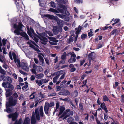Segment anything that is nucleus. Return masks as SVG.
I'll return each mask as SVG.
<instances>
[{
  "label": "nucleus",
  "instance_id": "obj_1",
  "mask_svg": "<svg viewBox=\"0 0 124 124\" xmlns=\"http://www.w3.org/2000/svg\"><path fill=\"white\" fill-rule=\"evenodd\" d=\"M35 115L34 112H32V115L31 119V124H35L36 123V119L39 121L40 120L39 114L41 116H43V108L41 106L40 108H36L35 110Z\"/></svg>",
  "mask_w": 124,
  "mask_h": 124
},
{
  "label": "nucleus",
  "instance_id": "obj_2",
  "mask_svg": "<svg viewBox=\"0 0 124 124\" xmlns=\"http://www.w3.org/2000/svg\"><path fill=\"white\" fill-rule=\"evenodd\" d=\"M12 54L14 62L16 63H17L16 65L18 67H21L23 69L27 71H29V69L26 63L22 62L21 65L20 60L19 59H17L16 54L14 53H13Z\"/></svg>",
  "mask_w": 124,
  "mask_h": 124
},
{
  "label": "nucleus",
  "instance_id": "obj_3",
  "mask_svg": "<svg viewBox=\"0 0 124 124\" xmlns=\"http://www.w3.org/2000/svg\"><path fill=\"white\" fill-rule=\"evenodd\" d=\"M40 37L39 38L41 41L42 43L45 45H46V43L48 41L46 37H48L51 41L55 42H58V40H57L54 38L48 37L47 34L45 32L40 34Z\"/></svg>",
  "mask_w": 124,
  "mask_h": 124
},
{
  "label": "nucleus",
  "instance_id": "obj_4",
  "mask_svg": "<svg viewBox=\"0 0 124 124\" xmlns=\"http://www.w3.org/2000/svg\"><path fill=\"white\" fill-rule=\"evenodd\" d=\"M17 101L16 99H13L12 97H10L9 99L8 102L6 104V111L8 113H10L11 112V110L9 107L11 106H14L16 105Z\"/></svg>",
  "mask_w": 124,
  "mask_h": 124
},
{
  "label": "nucleus",
  "instance_id": "obj_5",
  "mask_svg": "<svg viewBox=\"0 0 124 124\" xmlns=\"http://www.w3.org/2000/svg\"><path fill=\"white\" fill-rule=\"evenodd\" d=\"M14 27L15 28L17 29L14 31V33L16 34L17 35L21 34L20 31H22V29L23 27H24L21 23H19L18 25V26L16 24H14Z\"/></svg>",
  "mask_w": 124,
  "mask_h": 124
},
{
  "label": "nucleus",
  "instance_id": "obj_6",
  "mask_svg": "<svg viewBox=\"0 0 124 124\" xmlns=\"http://www.w3.org/2000/svg\"><path fill=\"white\" fill-rule=\"evenodd\" d=\"M26 28H27L28 31L27 33L29 36L31 37L32 39L34 40L36 42H38V39L36 37L32 35V34H34V33L33 30L30 27L29 28V27L27 26Z\"/></svg>",
  "mask_w": 124,
  "mask_h": 124
},
{
  "label": "nucleus",
  "instance_id": "obj_7",
  "mask_svg": "<svg viewBox=\"0 0 124 124\" xmlns=\"http://www.w3.org/2000/svg\"><path fill=\"white\" fill-rule=\"evenodd\" d=\"M73 111H70L69 109H67L64 112L60 117H63V119L64 120L68 117L73 115Z\"/></svg>",
  "mask_w": 124,
  "mask_h": 124
},
{
  "label": "nucleus",
  "instance_id": "obj_8",
  "mask_svg": "<svg viewBox=\"0 0 124 124\" xmlns=\"http://www.w3.org/2000/svg\"><path fill=\"white\" fill-rule=\"evenodd\" d=\"M18 116L17 112H15L14 114H10L7 116L9 118H12L13 121L16 120Z\"/></svg>",
  "mask_w": 124,
  "mask_h": 124
},
{
  "label": "nucleus",
  "instance_id": "obj_9",
  "mask_svg": "<svg viewBox=\"0 0 124 124\" xmlns=\"http://www.w3.org/2000/svg\"><path fill=\"white\" fill-rule=\"evenodd\" d=\"M71 55V58L68 61V62L70 63H73L75 62L76 61L75 58L76 55L74 52H72L70 54Z\"/></svg>",
  "mask_w": 124,
  "mask_h": 124
},
{
  "label": "nucleus",
  "instance_id": "obj_10",
  "mask_svg": "<svg viewBox=\"0 0 124 124\" xmlns=\"http://www.w3.org/2000/svg\"><path fill=\"white\" fill-rule=\"evenodd\" d=\"M33 68H35L36 70L38 72H41L43 71V69L42 67L40 66H37L35 64L33 65Z\"/></svg>",
  "mask_w": 124,
  "mask_h": 124
},
{
  "label": "nucleus",
  "instance_id": "obj_11",
  "mask_svg": "<svg viewBox=\"0 0 124 124\" xmlns=\"http://www.w3.org/2000/svg\"><path fill=\"white\" fill-rule=\"evenodd\" d=\"M58 76H59V77L61 74H62L61 77H60V79H63L65 75V71L64 70H62L58 71Z\"/></svg>",
  "mask_w": 124,
  "mask_h": 124
},
{
  "label": "nucleus",
  "instance_id": "obj_12",
  "mask_svg": "<svg viewBox=\"0 0 124 124\" xmlns=\"http://www.w3.org/2000/svg\"><path fill=\"white\" fill-rule=\"evenodd\" d=\"M50 106V104L48 102H46L45 104L44 109L45 113L46 114L48 113V110Z\"/></svg>",
  "mask_w": 124,
  "mask_h": 124
},
{
  "label": "nucleus",
  "instance_id": "obj_13",
  "mask_svg": "<svg viewBox=\"0 0 124 124\" xmlns=\"http://www.w3.org/2000/svg\"><path fill=\"white\" fill-rule=\"evenodd\" d=\"M81 29L82 28L80 26H78V28H76L75 29V30L76 31L75 33L76 35V36L75 37V41H76L77 40L78 34L81 31Z\"/></svg>",
  "mask_w": 124,
  "mask_h": 124
},
{
  "label": "nucleus",
  "instance_id": "obj_14",
  "mask_svg": "<svg viewBox=\"0 0 124 124\" xmlns=\"http://www.w3.org/2000/svg\"><path fill=\"white\" fill-rule=\"evenodd\" d=\"M56 18V19H57V22L58 24L61 27L63 26L64 23V21L59 19L57 17Z\"/></svg>",
  "mask_w": 124,
  "mask_h": 124
},
{
  "label": "nucleus",
  "instance_id": "obj_15",
  "mask_svg": "<svg viewBox=\"0 0 124 124\" xmlns=\"http://www.w3.org/2000/svg\"><path fill=\"white\" fill-rule=\"evenodd\" d=\"M58 10L59 12L61 13L65 14L67 16H69L70 15V13L66 10H63L61 9H58Z\"/></svg>",
  "mask_w": 124,
  "mask_h": 124
},
{
  "label": "nucleus",
  "instance_id": "obj_16",
  "mask_svg": "<svg viewBox=\"0 0 124 124\" xmlns=\"http://www.w3.org/2000/svg\"><path fill=\"white\" fill-rule=\"evenodd\" d=\"M59 78V76L57 75L55 77H54L53 79V81L54 83H56V84L57 85L59 84L60 83L61 81V80H59L58 82H57V79Z\"/></svg>",
  "mask_w": 124,
  "mask_h": 124
},
{
  "label": "nucleus",
  "instance_id": "obj_17",
  "mask_svg": "<svg viewBox=\"0 0 124 124\" xmlns=\"http://www.w3.org/2000/svg\"><path fill=\"white\" fill-rule=\"evenodd\" d=\"M100 107L101 108H102L104 110L106 113L108 112V111L107 110V108L104 103H102Z\"/></svg>",
  "mask_w": 124,
  "mask_h": 124
},
{
  "label": "nucleus",
  "instance_id": "obj_18",
  "mask_svg": "<svg viewBox=\"0 0 124 124\" xmlns=\"http://www.w3.org/2000/svg\"><path fill=\"white\" fill-rule=\"evenodd\" d=\"M118 30L116 29H114L110 33L109 35L111 36L112 35H115L118 34Z\"/></svg>",
  "mask_w": 124,
  "mask_h": 124
},
{
  "label": "nucleus",
  "instance_id": "obj_19",
  "mask_svg": "<svg viewBox=\"0 0 124 124\" xmlns=\"http://www.w3.org/2000/svg\"><path fill=\"white\" fill-rule=\"evenodd\" d=\"M15 2V4L16 5L17 8H19L20 3H21V0H13Z\"/></svg>",
  "mask_w": 124,
  "mask_h": 124
},
{
  "label": "nucleus",
  "instance_id": "obj_20",
  "mask_svg": "<svg viewBox=\"0 0 124 124\" xmlns=\"http://www.w3.org/2000/svg\"><path fill=\"white\" fill-rule=\"evenodd\" d=\"M69 67L70 69V71L71 72H73L76 70V69L74 67V65L72 64H70L69 66Z\"/></svg>",
  "mask_w": 124,
  "mask_h": 124
},
{
  "label": "nucleus",
  "instance_id": "obj_21",
  "mask_svg": "<svg viewBox=\"0 0 124 124\" xmlns=\"http://www.w3.org/2000/svg\"><path fill=\"white\" fill-rule=\"evenodd\" d=\"M58 27L57 26H54L53 27V31L54 34H57L58 32Z\"/></svg>",
  "mask_w": 124,
  "mask_h": 124
},
{
  "label": "nucleus",
  "instance_id": "obj_22",
  "mask_svg": "<svg viewBox=\"0 0 124 124\" xmlns=\"http://www.w3.org/2000/svg\"><path fill=\"white\" fill-rule=\"evenodd\" d=\"M3 77L4 78H5V79L8 81V82L9 83H11L12 82L11 78L7 77H5L4 76H3Z\"/></svg>",
  "mask_w": 124,
  "mask_h": 124
},
{
  "label": "nucleus",
  "instance_id": "obj_23",
  "mask_svg": "<svg viewBox=\"0 0 124 124\" xmlns=\"http://www.w3.org/2000/svg\"><path fill=\"white\" fill-rule=\"evenodd\" d=\"M27 43L28 44H29L30 45L29 46L30 47H31L33 48L36 51L39 52H40L38 47H35V46H34L33 45L30 44V43L29 42H28Z\"/></svg>",
  "mask_w": 124,
  "mask_h": 124
},
{
  "label": "nucleus",
  "instance_id": "obj_24",
  "mask_svg": "<svg viewBox=\"0 0 124 124\" xmlns=\"http://www.w3.org/2000/svg\"><path fill=\"white\" fill-rule=\"evenodd\" d=\"M25 85L23 86L22 88V89L25 92L27 91L28 89V83L26 82H25Z\"/></svg>",
  "mask_w": 124,
  "mask_h": 124
},
{
  "label": "nucleus",
  "instance_id": "obj_25",
  "mask_svg": "<svg viewBox=\"0 0 124 124\" xmlns=\"http://www.w3.org/2000/svg\"><path fill=\"white\" fill-rule=\"evenodd\" d=\"M44 76V74L42 73H41L36 75V78L40 79L43 78Z\"/></svg>",
  "mask_w": 124,
  "mask_h": 124
},
{
  "label": "nucleus",
  "instance_id": "obj_26",
  "mask_svg": "<svg viewBox=\"0 0 124 124\" xmlns=\"http://www.w3.org/2000/svg\"><path fill=\"white\" fill-rule=\"evenodd\" d=\"M65 108L62 106H61L59 108L60 112L59 114V115L61 114L65 110Z\"/></svg>",
  "mask_w": 124,
  "mask_h": 124
},
{
  "label": "nucleus",
  "instance_id": "obj_27",
  "mask_svg": "<svg viewBox=\"0 0 124 124\" xmlns=\"http://www.w3.org/2000/svg\"><path fill=\"white\" fill-rule=\"evenodd\" d=\"M30 119L29 117L26 118L24 120L23 124H30Z\"/></svg>",
  "mask_w": 124,
  "mask_h": 124
},
{
  "label": "nucleus",
  "instance_id": "obj_28",
  "mask_svg": "<svg viewBox=\"0 0 124 124\" xmlns=\"http://www.w3.org/2000/svg\"><path fill=\"white\" fill-rule=\"evenodd\" d=\"M63 94H65L64 95V96L69 95H70V92L67 90H63Z\"/></svg>",
  "mask_w": 124,
  "mask_h": 124
},
{
  "label": "nucleus",
  "instance_id": "obj_29",
  "mask_svg": "<svg viewBox=\"0 0 124 124\" xmlns=\"http://www.w3.org/2000/svg\"><path fill=\"white\" fill-rule=\"evenodd\" d=\"M9 84H10V83H9L7 82H5L2 83V86L4 88H7L8 87Z\"/></svg>",
  "mask_w": 124,
  "mask_h": 124
},
{
  "label": "nucleus",
  "instance_id": "obj_30",
  "mask_svg": "<svg viewBox=\"0 0 124 124\" xmlns=\"http://www.w3.org/2000/svg\"><path fill=\"white\" fill-rule=\"evenodd\" d=\"M6 95L7 97H9L11 94V92L10 91L9 89H6Z\"/></svg>",
  "mask_w": 124,
  "mask_h": 124
},
{
  "label": "nucleus",
  "instance_id": "obj_31",
  "mask_svg": "<svg viewBox=\"0 0 124 124\" xmlns=\"http://www.w3.org/2000/svg\"><path fill=\"white\" fill-rule=\"evenodd\" d=\"M45 16L48 17L50 19H56V17H54V16L53 15H47Z\"/></svg>",
  "mask_w": 124,
  "mask_h": 124
},
{
  "label": "nucleus",
  "instance_id": "obj_32",
  "mask_svg": "<svg viewBox=\"0 0 124 124\" xmlns=\"http://www.w3.org/2000/svg\"><path fill=\"white\" fill-rule=\"evenodd\" d=\"M39 60L40 61L39 64L43 66H45V63L44 59H42Z\"/></svg>",
  "mask_w": 124,
  "mask_h": 124
},
{
  "label": "nucleus",
  "instance_id": "obj_33",
  "mask_svg": "<svg viewBox=\"0 0 124 124\" xmlns=\"http://www.w3.org/2000/svg\"><path fill=\"white\" fill-rule=\"evenodd\" d=\"M44 56V55L42 53H39L38 55V57L39 58V60L43 59V57Z\"/></svg>",
  "mask_w": 124,
  "mask_h": 124
},
{
  "label": "nucleus",
  "instance_id": "obj_34",
  "mask_svg": "<svg viewBox=\"0 0 124 124\" xmlns=\"http://www.w3.org/2000/svg\"><path fill=\"white\" fill-rule=\"evenodd\" d=\"M35 82L39 86L41 85H42V81L41 80H39L38 79L36 80Z\"/></svg>",
  "mask_w": 124,
  "mask_h": 124
},
{
  "label": "nucleus",
  "instance_id": "obj_35",
  "mask_svg": "<svg viewBox=\"0 0 124 124\" xmlns=\"http://www.w3.org/2000/svg\"><path fill=\"white\" fill-rule=\"evenodd\" d=\"M48 11H51L54 13H58L59 12L57 10L53 8H50L48 10Z\"/></svg>",
  "mask_w": 124,
  "mask_h": 124
},
{
  "label": "nucleus",
  "instance_id": "obj_36",
  "mask_svg": "<svg viewBox=\"0 0 124 124\" xmlns=\"http://www.w3.org/2000/svg\"><path fill=\"white\" fill-rule=\"evenodd\" d=\"M88 58L90 60H93V54L92 53H91L89 54L88 55Z\"/></svg>",
  "mask_w": 124,
  "mask_h": 124
},
{
  "label": "nucleus",
  "instance_id": "obj_37",
  "mask_svg": "<svg viewBox=\"0 0 124 124\" xmlns=\"http://www.w3.org/2000/svg\"><path fill=\"white\" fill-rule=\"evenodd\" d=\"M103 99L104 101H108L110 102H111V101L109 100L108 97L106 95L103 96Z\"/></svg>",
  "mask_w": 124,
  "mask_h": 124
},
{
  "label": "nucleus",
  "instance_id": "obj_38",
  "mask_svg": "<svg viewBox=\"0 0 124 124\" xmlns=\"http://www.w3.org/2000/svg\"><path fill=\"white\" fill-rule=\"evenodd\" d=\"M56 14V15L58 16L59 17L62 19H63L66 16L65 15H63L60 14Z\"/></svg>",
  "mask_w": 124,
  "mask_h": 124
},
{
  "label": "nucleus",
  "instance_id": "obj_39",
  "mask_svg": "<svg viewBox=\"0 0 124 124\" xmlns=\"http://www.w3.org/2000/svg\"><path fill=\"white\" fill-rule=\"evenodd\" d=\"M8 88H9V89H9L10 90V91H11L13 89L14 86L10 84H9L8 87Z\"/></svg>",
  "mask_w": 124,
  "mask_h": 124
},
{
  "label": "nucleus",
  "instance_id": "obj_40",
  "mask_svg": "<svg viewBox=\"0 0 124 124\" xmlns=\"http://www.w3.org/2000/svg\"><path fill=\"white\" fill-rule=\"evenodd\" d=\"M92 30V29H90V31L88 33V36L89 38L92 36L93 35V34Z\"/></svg>",
  "mask_w": 124,
  "mask_h": 124
},
{
  "label": "nucleus",
  "instance_id": "obj_41",
  "mask_svg": "<svg viewBox=\"0 0 124 124\" xmlns=\"http://www.w3.org/2000/svg\"><path fill=\"white\" fill-rule=\"evenodd\" d=\"M74 38V37L73 36H71L69 39V43H70L72 42L73 41V39Z\"/></svg>",
  "mask_w": 124,
  "mask_h": 124
},
{
  "label": "nucleus",
  "instance_id": "obj_42",
  "mask_svg": "<svg viewBox=\"0 0 124 124\" xmlns=\"http://www.w3.org/2000/svg\"><path fill=\"white\" fill-rule=\"evenodd\" d=\"M67 56V54L65 52L61 56V58L62 60H64L66 59V57Z\"/></svg>",
  "mask_w": 124,
  "mask_h": 124
},
{
  "label": "nucleus",
  "instance_id": "obj_43",
  "mask_svg": "<svg viewBox=\"0 0 124 124\" xmlns=\"http://www.w3.org/2000/svg\"><path fill=\"white\" fill-rule=\"evenodd\" d=\"M0 72L3 74H6L5 71L3 69L1 66H0Z\"/></svg>",
  "mask_w": 124,
  "mask_h": 124
},
{
  "label": "nucleus",
  "instance_id": "obj_44",
  "mask_svg": "<svg viewBox=\"0 0 124 124\" xmlns=\"http://www.w3.org/2000/svg\"><path fill=\"white\" fill-rule=\"evenodd\" d=\"M41 81L43 83H47L49 81V80L48 79H42Z\"/></svg>",
  "mask_w": 124,
  "mask_h": 124
},
{
  "label": "nucleus",
  "instance_id": "obj_45",
  "mask_svg": "<svg viewBox=\"0 0 124 124\" xmlns=\"http://www.w3.org/2000/svg\"><path fill=\"white\" fill-rule=\"evenodd\" d=\"M35 93H32L30 96V99H32L34 98L35 97V95H34Z\"/></svg>",
  "mask_w": 124,
  "mask_h": 124
},
{
  "label": "nucleus",
  "instance_id": "obj_46",
  "mask_svg": "<svg viewBox=\"0 0 124 124\" xmlns=\"http://www.w3.org/2000/svg\"><path fill=\"white\" fill-rule=\"evenodd\" d=\"M36 70L33 68L31 69V71L33 74L36 75L37 74V72Z\"/></svg>",
  "mask_w": 124,
  "mask_h": 124
},
{
  "label": "nucleus",
  "instance_id": "obj_47",
  "mask_svg": "<svg viewBox=\"0 0 124 124\" xmlns=\"http://www.w3.org/2000/svg\"><path fill=\"white\" fill-rule=\"evenodd\" d=\"M73 96L74 97H75L77 96L78 94V92L76 91H75L73 93Z\"/></svg>",
  "mask_w": 124,
  "mask_h": 124
},
{
  "label": "nucleus",
  "instance_id": "obj_48",
  "mask_svg": "<svg viewBox=\"0 0 124 124\" xmlns=\"http://www.w3.org/2000/svg\"><path fill=\"white\" fill-rule=\"evenodd\" d=\"M22 120L20 119L18 121H16L14 124H21Z\"/></svg>",
  "mask_w": 124,
  "mask_h": 124
},
{
  "label": "nucleus",
  "instance_id": "obj_49",
  "mask_svg": "<svg viewBox=\"0 0 124 124\" xmlns=\"http://www.w3.org/2000/svg\"><path fill=\"white\" fill-rule=\"evenodd\" d=\"M50 3L51 6V7L53 8H55V4L54 2L51 1Z\"/></svg>",
  "mask_w": 124,
  "mask_h": 124
},
{
  "label": "nucleus",
  "instance_id": "obj_50",
  "mask_svg": "<svg viewBox=\"0 0 124 124\" xmlns=\"http://www.w3.org/2000/svg\"><path fill=\"white\" fill-rule=\"evenodd\" d=\"M46 33H47L50 36H52L53 35L52 33L51 32L46 31Z\"/></svg>",
  "mask_w": 124,
  "mask_h": 124
},
{
  "label": "nucleus",
  "instance_id": "obj_51",
  "mask_svg": "<svg viewBox=\"0 0 124 124\" xmlns=\"http://www.w3.org/2000/svg\"><path fill=\"white\" fill-rule=\"evenodd\" d=\"M73 120L74 119L73 118L70 117L67 119V122H68L69 123Z\"/></svg>",
  "mask_w": 124,
  "mask_h": 124
},
{
  "label": "nucleus",
  "instance_id": "obj_52",
  "mask_svg": "<svg viewBox=\"0 0 124 124\" xmlns=\"http://www.w3.org/2000/svg\"><path fill=\"white\" fill-rule=\"evenodd\" d=\"M23 35L24 37H25V38L26 39L29 40V38L28 36L26 33H24Z\"/></svg>",
  "mask_w": 124,
  "mask_h": 124
},
{
  "label": "nucleus",
  "instance_id": "obj_53",
  "mask_svg": "<svg viewBox=\"0 0 124 124\" xmlns=\"http://www.w3.org/2000/svg\"><path fill=\"white\" fill-rule=\"evenodd\" d=\"M59 107V105L58 104L56 103V109L55 112L57 111H58V108Z\"/></svg>",
  "mask_w": 124,
  "mask_h": 124
},
{
  "label": "nucleus",
  "instance_id": "obj_54",
  "mask_svg": "<svg viewBox=\"0 0 124 124\" xmlns=\"http://www.w3.org/2000/svg\"><path fill=\"white\" fill-rule=\"evenodd\" d=\"M19 71L20 73L21 74L26 75H27V74L25 72H24L22 70H19Z\"/></svg>",
  "mask_w": 124,
  "mask_h": 124
},
{
  "label": "nucleus",
  "instance_id": "obj_55",
  "mask_svg": "<svg viewBox=\"0 0 124 124\" xmlns=\"http://www.w3.org/2000/svg\"><path fill=\"white\" fill-rule=\"evenodd\" d=\"M49 42L50 44L51 45H56L57 44V42H53L50 41H49Z\"/></svg>",
  "mask_w": 124,
  "mask_h": 124
},
{
  "label": "nucleus",
  "instance_id": "obj_56",
  "mask_svg": "<svg viewBox=\"0 0 124 124\" xmlns=\"http://www.w3.org/2000/svg\"><path fill=\"white\" fill-rule=\"evenodd\" d=\"M31 80V81H34L35 79V77L33 75H32L30 77Z\"/></svg>",
  "mask_w": 124,
  "mask_h": 124
},
{
  "label": "nucleus",
  "instance_id": "obj_57",
  "mask_svg": "<svg viewBox=\"0 0 124 124\" xmlns=\"http://www.w3.org/2000/svg\"><path fill=\"white\" fill-rule=\"evenodd\" d=\"M64 18V20L66 21H69V17L66 16Z\"/></svg>",
  "mask_w": 124,
  "mask_h": 124
},
{
  "label": "nucleus",
  "instance_id": "obj_58",
  "mask_svg": "<svg viewBox=\"0 0 124 124\" xmlns=\"http://www.w3.org/2000/svg\"><path fill=\"white\" fill-rule=\"evenodd\" d=\"M7 41V40H5L4 39H3L2 40V43L3 46H4L6 44V42Z\"/></svg>",
  "mask_w": 124,
  "mask_h": 124
},
{
  "label": "nucleus",
  "instance_id": "obj_59",
  "mask_svg": "<svg viewBox=\"0 0 124 124\" xmlns=\"http://www.w3.org/2000/svg\"><path fill=\"white\" fill-rule=\"evenodd\" d=\"M39 95L42 98H43L45 97V95L42 93L41 92H40L39 93Z\"/></svg>",
  "mask_w": 124,
  "mask_h": 124
},
{
  "label": "nucleus",
  "instance_id": "obj_60",
  "mask_svg": "<svg viewBox=\"0 0 124 124\" xmlns=\"http://www.w3.org/2000/svg\"><path fill=\"white\" fill-rule=\"evenodd\" d=\"M121 101L122 102H124V95H122L121 96Z\"/></svg>",
  "mask_w": 124,
  "mask_h": 124
},
{
  "label": "nucleus",
  "instance_id": "obj_61",
  "mask_svg": "<svg viewBox=\"0 0 124 124\" xmlns=\"http://www.w3.org/2000/svg\"><path fill=\"white\" fill-rule=\"evenodd\" d=\"M58 27V32H62V28L60 27V26H57Z\"/></svg>",
  "mask_w": 124,
  "mask_h": 124
},
{
  "label": "nucleus",
  "instance_id": "obj_62",
  "mask_svg": "<svg viewBox=\"0 0 124 124\" xmlns=\"http://www.w3.org/2000/svg\"><path fill=\"white\" fill-rule=\"evenodd\" d=\"M67 82V81L66 80H64V81H63L62 83H61V85L62 86H63L64 85V84L66 83Z\"/></svg>",
  "mask_w": 124,
  "mask_h": 124
},
{
  "label": "nucleus",
  "instance_id": "obj_63",
  "mask_svg": "<svg viewBox=\"0 0 124 124\" xmlns=\"http://www.w3.org/2000/svg\"><path fill=\"white\" fill-rule=\"evenodd\" d=\"M85 62V60L84 59L81 60L80 61V65L81 66Z\"/></svg>",
  "mask_w": 124,
  "mask_h": 124
},
{
  "label": "nucleus",
  "instance_id": "obj_64",
  "mask_svg": "<svg viewBox=\"0 0 124 124\" xmlns=\"http://www.w3.org/2000/svg\"><path fill=\"white\" fill-rule=\"evenodd\" d=\"M13 96L14 97L16 98H17L18 97V95L17 93H14L13 94Z\"/></svg>",
  "mask_w": 124,
  "mask_h": 124
}]
</instances>
